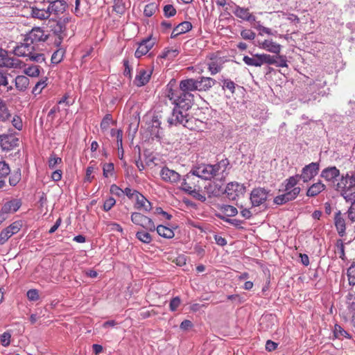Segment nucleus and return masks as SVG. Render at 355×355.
Instances as JSON below:
<instances>
[{
    "label": "nucleus",
    "mask_w": 355,
    "mask_h": 355,
    "mask_svg": "<svg viewBox=\"0 0 355 355\" xmlns=\"http://www.w3.org/2000/svg\"><path fill=\"white\" fill-rule=\"evenodd\" d=\"M160 176L164 181L170 183H176L180 180V175L168 167H163L162 168Z\"/></svg>",
    "instance_id": "15"
},
{
    "label": "nucleus",
    "mask_w": 355,
    "mask_h": 355,
    "mask_svg": "<svg viewBox=\"0 0 355 355\" xmlns=\"http://www.w3.org/2000/svg\"><path fill=\"white\" fill-rule=\"evenodd\" d=\"M13 53L19 57H27V60L31 61L36 62L45 61L44 55L40 52L39 45L28 42L26 37L22 43L15 47Z\"/></svg>",
    "instance_id": "2"
},
{
    "label": "nucleus",
    "mask_w": 355,
    "mask_h": 355,
    "mask_svg": "<svg viewBox=\"0 0 355 355\" xmlns=\"http://www.w3.org/2000/svg\"><path fill=\"white\" fill-rule=\"evenodd\" d=\"M157 8V5L155 3H150L146 5L144 14L146 17H150L156 12Z\"/></svg>",
    "instance_id": "41"
},
{
    "label": "nucleus",
    "mask_w": 355,
    "mask_h": 355,
    "mask_svg": "<svg viewBox=\"0 0 355 355\" xmlns=\"http://www.w3.org/2000/svg\"><path fill=\"white\" fill-rule=\"evenodd\" d=\"M181 187L189 193H195L200 189V179L193 169L185 175Z\"/></svg>",
    "instance_id": "5"
},
{
    "label": "nucleus",
    "mask_w": 355,
    "mask_h": 355,
    "mask_svg": "<svg viewBox=\"0 0 355 355\" xmlns=\"http://www.w3.org/2000/svg\"><path fill=\"white\" fill-rule=\"evenodd\" d=\"M334 336L338 339H341L342 338L350 339L352 338L351 335L338 324L334 326Z\"/></svg>",
    "instance_id": "35"
},
{
    "label": "nucleus",
    "mask_w": 355,
    "mask_h": 355,
    "mask_svg": "<svg viewBox=\"0 0 355 355\" xmlns=\"http://www.w3.org/2000/svg\"><path fill=\"white\" fill-rule=\"evenodd\" d=\"M21 180V171L20 169L12 173L9 178V183L12 186H15Z\"/></svg>",
    "instance_id": "49"
},
{
    "label": "nucleus",
    "mask_w": 355,
    "mask_h": 355,
    "mask_svg": "<svg viewBox=\"0 0 355 355\" xmlns=\"http://www.w3.org/2000/svg\"><path fill=\"white\" fill-rule=\"evenodd\" d=\"M10 117V113L6 103L0 99V121H5Z\"/></svg>",
    "instance_id": "38"
},
{
    "label": "nucleus",
    "mask_w": 355,
    "mask_h": 355,
    "mask_svg": "<svg viewBox=\"0 0 355 355\" xmlns=\"http://www.w3.org/2000/svg\"><path fill=\"white\" fill-rule=\"evenodd\" d=\"M15 83L17 90L24 92L29 85V79L24 75L17 76L15 79Z\"/></svg>",
    "instance_id": "29"
},
{
    "label": "nucleus",
    "mask_w": 355,
    "mask_h": 355,
    "mask_svg": "<svg viewBox=\"0 0 355 355\" xmlns=\"http://www.w3.org/2000/svg\"><path fill=\"white\" fill-rule=\"evenodd\" d=\"M30 14L33 18L45 20L49 19L51 16V11L48 8L45 9L39 8L38 6H33L31 8Z\"/></svg>",
    "instance_id": "20"
},
{
    "label": "nucleus",
    "mask_w": 355,
    "mask_h": 355,
    "mask_svg": "<svg viewBox=\"0 0 355 355\" xmlns=\"http://www.w3.org/2000/svg\"><path fill=\"white\" fill-rule=\"evenodd\" d=\"M298 175L295 176L290 177L285 181V189L284 191L286 192L291 191L295 189H300L299 187H295L298 182Z\"/></svg>",
    "instance_id": "32"
},
{
    "label": "nucleus",
    "mask_w": 355,
    "mask_h": 355,
    "mask_svg": "<svg viewBox=\"0 0 355 355\" xmlns=\"http://www.w3.org/2000/svg\"><path fill=\"white\" fill-rule=\"evenodd\" d=\"M131 220L135 225H139L146 230L150 232L155 230V225L153 220L141 213L133 212L131 214Z\"/></svg>",
    "instance_id": "7"
},
{
    "label": "nucleus",
    "mask_w": 355,
    "mask_h": 355,
    "mask_svg": "<svg viewBox=\"0 0 355 355\" xmlns=\"http://www.w3.org/2000/svg\"><path fill=\"white\" fill-rule=\"evenodd\" d=\"M198 84L197 80L193 78L182 80L180 82L179 90L171 89L168 96L174 101L175 105L189 109L194 101V96L191 92L198 91Z\"/></svg>",
    "instance_id": "1"
},
{
    "label": "nucleus",
    "mask_w": 355,
    "mask_h": 355,
    "mask_svg": "<svg viewBox=\"0 0 355 355\" xmlns=\"http://www.w3.org/2000/svg\"><path fill=\"white\" fill-rule=\"evenodd\" d=\"M319 170V163L311 162L302 168V173L298 175V177L302 179L304 182H308L318 175Z\"/></svg>",
    "instance_id": "8"
},
{
    "label": "nucleus",
    "mask_w": 355,
    "mask_h": 355,
    "mask_svg": "<svg viewBox=\"0 0 355 355\" xmlns=\"http://www.w3.org/2000/svg\"><path fill=\"white\" fill-rule=\"evenodd\" d=\"M113 10L119 15H123L125 12V7L122 0H114Z\"/></svg>",
    "instance_id": "48"
},
{
    "label": "nucleus",
    "mask_w": 355,
    "mask_h": 355,
    "mask_svg": "<svg viewBox=\"0 0 355 355\" xmlns=\"http://www.w3.org/2000/svg\"><path fill=\"white\" fill-rule=\"evenodd\" d=\"M334 221L338 234L340 236H343L346 230L345 220L342 216L340 211L336 213V214L335 215Z\"/></svg>",
    "instance_id": "28"
},
{
    "label": "nucleus",
    "mask_w": 355,
    "mask_h": 355,
    "mask_svg": "<svg viewBox=\"0 0 355 355\" xmlns=\"http://www.w3.org/2000/svg\"><path fill=\"white\" fill-rule=\"evenodd\" d=\"M269 191L264 188L257 187L253 189L250 193V201L254 207L263 204L268 198Z\"/></svg>",
    "instance_id": "9"
},
{
    "label": "nucleus",
    "mask_w": 355,
    "mask_h": 355,
    "mask_svg": "<svg viewBox=\"0 0 355 355\" xmlns=\"http://www.w3.org/2000/svg\"><path fill=\"white\" fill-rule=\"evenodd\" d=\"M47 78H44L38 81L33 89L32 93L34 95L40 94L42 89L47 86Z\"/></svg>",
    "instance_id": "39"
},
{
    "label": "nucleus",
    "mask_w": 355,
    "mask_h": 355,
    "mask_svg": "<svg viewBox=\"0 0 355 355\" xmlns=\"http://www.w3.org/2000/svg\"><path fill=\"white\" fill-rule=\"evenodd\" d=\"M21 205V202L18 199H13L6 202L1 207V214H10L16 212Z\"/></svg>",
    "instance_id": "21"
},
{
    "label": "nucleus",
    "mask_w": 355,
    "mask_h": 355,
    "mask_svg": "<svg viewBox=\"0 0 355 355\" xmlns=\"http://www.w3.org/2000/svg\"><path fill=\"white\" fill-rule=\"evenodd\" d=\"M26 296L30 301H37L39 300V292L37 289H30L27 291Z\"/></svg>",
    "instance_id": "57"
},
{
    "label": "nucleus",
    "mask_w": 355,
    "mask_h": 355,
    "mask_svg": "<svg viewBox=\"0 0 355 355\" xmlns=\"http://www.w3.org/2000/svg\"><path fill=\"white\" fill-rule=\"evenodd\" d=\"M351 206L347 210V217L352 222H355V201H350Z\"/></svg>",
    "instance_id": "62"
},
{
    "label": "nucleus",
    "mask_w": 355,
    "mask_h": 355,
    "mask_svg": "<svg viewBox=\"0 0 355 355\" xmlns=\"http://www.w3.org/2000/svg\"><path fill=\"white\" fill-rule=\"evenodd\" d=\"M242 189H244V187L240 185L238 183L231 182L227 184L225 193H227L229 198L232 200H234L236 196H238L237 191H241Z\"/></svg>",
    "instance_id": "26"
},
{
    "label": "nucleus",
    "mask_w": 355,
    "mask_h": 355,
    "mask_svg": "<svg viewBox=\"0 0 355 355\" xmlns=\"http://www.w3.org/2000/svg\"><path fill=\"white\" fill-rule=\"evenodd\" d=\"M67 7V3L64 0H53L49 3L48 6L51 14L59 15L63 13Z\"/></svg>",
    "instance_id": "19"
},
{
    "label": "nucleus",
    "mask_w": 355,
    "mask_h": 355,
    "mask_svg": "<svg viewBox=\"0 0 355 355\" xmlns=\"http://www.w3.org/2000/svg\"><path fill=\"white\" fill-rule=\"evenodd\" d=\"M225 61L220 57L211 54L210 62L208 63V69L211 75H215L219 73L223 68Z\"/></svg>",
    "instance_id": "12"
},
{
    "label": "nucleus",
    "mask_w": 355,
    "mask_h": 355,
    "mask_svg": "<svg viewBox=\"0 0 355 355\" xmlns=\"http://www.w3.org/2000/svg\"><path fill=\"white\" fill-rule=\"evenodd\" d=\"M181 304V300L179 297H175L171 299L169 308L171 311H175Z\"/></svg>",
    "instance_id": "58"
},
{
    "label": "nucleus",
    "mask_w": 355,
    "mask_h": 355,
    "mask_svg": "<svg viewBox=\"0 0 355 355\" xmlns=\"http://www.w3.org/2000/svg\"><path fill=\"white\" fill-rule=\"evenodd\" d=\"M94 166L89 165L86 169V175L85 178V180L89 182H91L94 179V176L92 175L94 171Z\"/></svg>",
    "instance_id": "63"
},
{
    "label": "nucleus",
    "mask_w": 355,
    "mask_h": 355,
    "mask_svg": "<svg viewBox=\"0 0 355 355\" xmlns=\"http://www.w3.org/2000/svg\"><path fill=\"white\" fill-rule=\"evenodd\" d=\"M340 175V171L336 166L327 167L323 169L320 176L325 180L333 182Z\"/></svg>",
    "instance_id": "23"
},
{
    "label": "nucleus",
    "mask_w": 355,
    "mask_h": 355,
    "mask_svg": "<svg viewBox=\"0 0 355 355\" xmlns=\"http://www.w3.org/2000/svg\"><path fill=\"white\" fill-rule=\"evenodd\" d=\"M220 166L215 165H200L195 168L193 171L199 179L210 180L216 176L219 171Z\"/></svg>",
    "instance_id": "6"
},
{
    "label": "nucleus",
    "mask_w": 355,
    "mask_h": 355,
    "mask_svg": "<svg viewBox=\"0 0 355 355\" xmlns=\"http://www.w3.org/2000/svg\"><path fill=\"white\" fill-rule=\"evenodd\" d=\"M179 53L180 51L178 49H166L161 55V58L172 60L175 58L179 54Z\"/></svg>",
    "instance_id": "44"
},
{
    "label": "nucleus",
    "mask_w": 355,
    "mask_h": 355,
    "mask_svg": "<svg viewBox=\"0 0 355 355\" xmlns=\"http://www.w3.org/2000/svg\"><path fill=\"white\" fill-rule=\"evenodd\" d=\"M11 334L9 332H4L0 335V343L4 347H8L10 343Z\"/></svg>",
    "instance_id": "55"
},
{
    "label": "nucleus",
    "mask_w": 355,
    "mask_h": 355,
    "mask_svg": "<svg viewBox=\"0 0 355 355\" xmlns=\"http://www.w3.org/2000/svg\"><path fill=\"white\" fill-rule=\"evenodd\" d=\"M300 189H295L291 191L279 195L274 198V203L278 205H284L289 201L295 200L300 192Z\"/></svg>",
    "instance_id": "13"
},
{
    "label": "nucleus",
    "mask_w": 355,
    "mask_h": 355,
    "mask_svg": "<svg viewBox=\"0 0 355 355\" xmlns=\"http://www.w3.org/2000/svg\"><path fill=\"white\" fill-rule=\"evenodd\" d=\"M261 49L272 53L279 54L281 51V45L272 40H265L260 44Z\"/></svg>",
    "instance_id": "25"
},
{
    "label": "nucleus",
    "mask_w": 355,
    "mask_h": 355,
    "mask_svg": "<svg viewBox=\"0 0 355 355\" xmlns=\"http://www.w3.org/2000/svg\"><path fill=\"white\" fill-rule=\"evenodd\" d=\"M347 304L348 309L355 311V295L349 293L347 295Z\"/></svg>",
    "instance_id": "61"
},
{
    "label": "nucleus",
    "mask_w": 355,
    "mask_h": 355,
    "mask_svg": "<svg viewBox=\"0 0 355 355\" xmlns=\"http://www.w3.org/2000/svg\"><path fill=\"white\" fill-rule=\"evenodd\" d=\"M241 36L243 40H253L256 37V34L250 29H244L241 31Z\"/></svg>",
    "instance_id": "51"
},
{
    "label": "nucleus",
    "mask_w": 355,
    "mask_h": 355,
    "mask_svg": "<svg viewBox=\"0 0 355 355\" xmlns=\"http://www.w3.org/2000/svg\"><path fill=\"white\" fill-rule=\"evenodd\" d=\"M136 202L135 207L144 211H150L152 209L151 203L139 192L135 197Z\"/></svg>",
    "instance_id": "17"
},
{
    "label": "nucleus",
    "mask_w": 355,
    "mask_h": 355,
    "mask_svg": "<svg viewBox=\"0 0 355 355\" xmlns=\"http://www.w3.org/2000/svg\"><path fill=\"white\" fill-rule=\"evenodd\" d=\"M10 232H11V234L14 235L17 234L21 227V224L19 221H15L10 224L8 227H7Z\"/></svg>",
    "instance_id": "60"
},
{
    "label": "nucleus",
    "mask_w": 355,
    "mask_h": 355,
    "mask_svg": "<svg viewBox=\"0 0 355 355\" xmlns=\"http://www.w3.org/2000/svg\"><path fill=\"white\" fill-rule=\"evenodd\" d=\"M234 14L237 17H239L245 21H250L252 17V14L249 12L248 9L241 7H237L234 11Z\"/></svg>",
    "instance_id": "33"
},
{
    "label": "nucleus",
    "mask_w": 355,
    "mask_h": 355,
    "mask_svg": "<svg viewBox=\"0 0 355 355\" xmlns=\"http://www.w3.org/2000/svg\"><path fill=\"white\" fill-rule=\"evenodd\" d=\"M12 125L17 130H21L23 127L22 121L19 116H15L12 120Z\"/></svg>",
    "instance_id": "64"
},
{
    "label": "nucleus",
    "mask_w": 355,
    "mask_h": 355,
    "mask_svg": "<svg viewBox=\"0 0 355 355\" xmlns=\"http://www.w3.org/2000/svg\"><path fill=\"white\" fill-rule=\"evenodd\" d=\"M115 204L116 200L112 197H110L104 202L103 209L105 211H108L114 206Z\"/></svg>",
    "instance_id": "56"
},
{
    "label": "nucleus",
    "mask_w": 355,
    "mask_h": 355,
    "mask_svg": "<svg viewBox=\"0 0 355 355\" xmlns=\"http://www.w3.org/2000/svg\"><path fill=\"white\" fill-rule=\"evenodd\" d=\"M136 238L144 243H150L152 241V237L148 232L139 231L136 234Z\"/></svg>",
    "instance_id": "43"
},
{
    "label": "nucleus",
    "mask_w": 355,
    "mask_h": 355,
    "mask_svg": "<svg viewBox=\"0 0 355 355\" xmlns=\"http://www.w3.org/2000/svg\"><path fill=\"white\" fill-rule=\"evenodd\" d=\"M116 121L112 119V115L110 114H107L101 122V130L103 132H105L110 128L111 125H114Z\"/></svg>",
    "instance_id": "34"
},
{
    "label": "nucleus",
    "mask_w": 355,
    "mask_h": 355,
    "mask_svg": "<svg viewBox=\"0 0 355 355\" xmlns=\"http://www.w3.org/2000/svg\"><path fill=\"white\" fill-rule=\"evenodd\" d=\"M155 230H157V234L166 239H171L174 236L173 231L166 226L164 225H158L155 227Z\"/></svg>",
    "instance_id": "31"
},
{
    "label": "nucleus",
    "mask_w": 355,
    "mask_h": 355,
    "mask_svg": "<svg viewBox=\"0 0 355 355\" xmlns=\"http://www.w3.org/2000/svg\"><path fill=\"white\" fill-rule=\"evenodd\" d=\"M220 211L227 217L234 216L238 214L237 209L235 207L229 205L222 206Z\"/></svg>",
    "instance_id": "37"
},
{
    "label": "nucleus",
    "mask_w": 355,
    "mask_h": 355,
    "mask_svg": "<svg viewBox=\"0 0 355 355\" xmlns=\"http://www.w3.org/2000/svg\"><path fill=\"white\" fill-rule=\"evenodd\" d=\"M24 73L25 75L30 77H38L40 73V67L38 65H31L24 69Z\"/></svg>",
    "instance_id": "36"
},
{
    "label": "nucleus",
    "mask_w": 355,
    "mask_h": 355,
    "mask_svg": "<svg viewBox=\"0 0 355 355\" xmlns=\"http://www.w3.org/2000/svg\"><path fill=\"white\" fill-rule=\"evenodd\" d=\"M244 63L248 66L261 67V54L257 53L253 55L252 57L245 55L243 58Z\"/></svg>",
    "instance_id": "30"
},
{
    "label": "nucleus",
    "mask_w": 355,
    "mask_h": 355,
    "mask_svg": "<svg viewBox=\"0 0 355 355\" xmlns=\"http://www.w3.org/2000/svg\"><path fill=\"white\" fill-rule=\"evenodd\" d=\"M222 87L224 90L227 89L232 94L235 92L236 84L230 79L225 78L222 80Z\"/></svg>",
    "instance_id": "46"
},
{
    "label": "nucleus",
    "mask_w": 355,
    "mask_h": 355,
    "mask_svg": "<svg viewBox=\"0 0 355 355\" xmlns=\"http://www.w3.org/2000/svg\"><path fill=\"white\" fill-rule=\"evenodd\" d=\"M18 64V60L8 57L7 51L0 49V67L14 68Z\"/></svg>",
    "instance_id": "16"
},
{
    "label": "nucleus",
    "mask_w": 355,
    "mask_h": 355,
    "mask_svg": "<svg viewBox=\"0 0 355 355\" xmlns=\"http://www.w3.org/2000/svg\"><path fill=\"white\" fill-rule=\"evenodd\" d=\"M164 14L166 17H173L177 11L176 9L173 7V5L167 4L164 6L163 8Z\"/></svg>",
    "instance_id": "50"
},
{
    "label": "nucleus",
    "mask_w": 355,
    "mask_h": 355,
    "mask_svg": "<svg viewBox=\"0 0 355 355\" xmlns=\"http://www.w3.org/2000/svg\"><path fill=\"white\" fill-rule=\"evenodd\" d=\"M261 66L264 64H275L277 63V57L269 54H261Z\"/></svg>",
    "instance_id": "40"
},
{
    "label": "nucleus",
    "mask_w": 355,
    "mask_h": 355,
    "mask_svg": "<svg viewBox=\"0 0 355 355\" xmlns=\"http://www.w3.org/2000/svg\"><path fill=\"white\" fill-rule=\"evenodd\" d=\"M64 50L63 49H58L56 50L51 56V62L53 64L60 63L64 57Z\"/></svg>",
    "instance_id": "42"
},
{
    "label": "nucleus",
    "mask_w": 355,
    "mask_h": 355,
    "mask_svg": "<svg viewBox=\"0 0 355 355\" xmlns=\"http://www.w3.org/2000/svg\"><path fill=\"white\" fill-rule=\"evenodd\" d=\"M62 158L57 157L55 154H52L49 157L48 165L51 169H54L57 165L62 164Z\"/></svg>",
    "instance_id": "47"
},
{
    "label": "nucleus",
    "mask_w": 355,
    "mask_h": 355,
    "mask_svg": "<svg viewBox=\"0 0 355 355\" xmlns=\"http://www.w3.org/2000/svg\"><path fill=\"white\" fill-rule=\"evenodd\" d=\"M326 189V186L321 182L318 181L313 184L307 190L306 196L309 197H314L318 196Z\"/></svg>",
    "instance_id": "27"
},
{
    "label": "nucleus",
    "mask_w": 355,
    "mask_h": 355,
    "mask_svg": "<svg viewBox=\"0 0 355 355\" xmlns=\"http://www.w3.org/2000/svg\"><path fill=\"white\" fill-rule=\"evenodd\" d=\"M114 166L113 163H105L103 166V174L105 178L112 177L114 175Z\"/></svg>",
    "instance_id": "45"
},
{
    "label": "nucleus",
    "mask_w": 355,
    "mask_h": 355,
    "mask_svg": "<svg viewBox=\"0 0 355 355\" xmlns=\"http://www.w3.org/2000/svg\"><path fill=\"white\" fill-rule=\"evenodd\" d=\"M10 172V167L4 161H0V178L6 177Z\"/></svg>",
    "instance_id": "54"
},
{
    "label": "nucleus",
    "mask_w": 355,
    "mask_h": 355,
    "mask_svg": "<svg viewBox=\"0 0 355 355\" xmlns=\"http://www.w3.org/2000/svg\"><path fill=\"white\" fill-rule=\"evenodd\" d=\"M12 236L8 227L3 229L0 233V244L3 245Z\"/></svg>",
    "instance_id": "52"
},
{
    "label": "nucleus",
    "mask_w": 355,
    "mask_h": 355,
    "mask_svg": "<svg viewBox=\"0 0 355 355\" xmlns=\"http://www.w3.org/2000/svg\"><path fill=\"white\" fill-rule=\"evenodd\" d=\"M25 37L27 38L28 42L39 45V42H45L49 36L40 27H35L25 35Z\"/></svg>",
    "instance_id": "10"
},
{
    "label": "nucleus",
    "mask_w": 355,
    "mask_h": 355,
    "mask_svg": "<svg viewBox=\"0 0 355 355\" xmlns=\"http://www.w3.org/2000/svg\"><path fill=\"white\" fill-rule=\"evenodd\" d=\"M347 277L350 285L355 284V264H352L347 269Z\"/></svg>",
    "instance_id": "53"
},
{
    "label": "nucleus",
    "mask_w": 355,
    "mask_h": 355,
    "mask_svg": "<svg viewBox=\"0 0 355 355\" xmlns=\"http://www.w3.org/2000/svg\"><path fill=\"white\" fill-rule=\"evenodd\" d=\"M123 64L124 66L123 75L130 79L132 78V68L129 64V60L128 59H124Z\"/></svg>",
    "instance_id": "59"
},
{
    "label": "nucleus",
    "mask_w": 355,
    "mask_h": 355,
    "mask_svg": "<svg viewBox=\"0 0 355 355\" xmlns=\"http://www.w3.org/2000/svg\"><path fill=\"white\" fill-rule=\"evenodd\" d=\"M154 45V42L150 39L144 40L137 49L135 55L136 58H139L141 56L148 53Z\"/></svg>",
    "instance_id": "18"
},
{
    "label": "nucleus",
    "mask_w": 355,
    "mask_h": 355,
    "mask_svg": "<svg viewBox=\"0 0 355 355\" xmlns=\"http://www.w3.org/2000/svg\"><path fill=\"white\" fill-rule=\"evenodd\" d=\"M187 110L181 106L176 105L173 109L172 116L168 119L170 125L182 124L184 127L191 129L192 128L190 127V119L186 113Z\"/></svg>",
    "instance_id": "4"
},
{
    "label": "nucleus",
    "mask_w": 355,
    "mask_h": 355,
    "mask_svg": "<svg viewBox=\"0 0 355 355\" xmlns=\"http://www.w3.org/2000/svg\"><path fill=\"white\" fill-rule=\"evenodd\" d=\"M152 70L150 69H141L137 71L135 76L134 83L137 87H141L146 85L151 77Z\"/></svg>",
    "instance_id": "14"
},
{
    "label": "nucleus",
    "mask_w": 355,
    "mask_h": 355,
    "mask_svg": "<svg viewBox=\"0 0 355 355\" xmlns=\"http://www.w3.org/2000/svg\"><path fill=\"white\" fill-rule=\"evenodd\" d=\"M192 28L190 21H184L175 27L171 33V37L175 38L179 35L189 32Z\"/></svg>",
    "instance_id": "24"
},
{
    "label": "nucleus",
    "mask_w": 355,
    "mask_h": 355,
    "mask_svg": "<svg viewBox=\"0 0 355 355\" xmlns=\"http://www.w3.org/2000/svg\"><path fill=\"white\" fill-rule=\"evenodd\" d=\"M198 87L199 92H207L215 84L216 80L210 77L202 76L197 79Z\"/></svg>",
    "instance_id": "22"
},
{
    "label": "nucleus",
    "mask_w": 355,
    "mask_h": 355,
    "mask_svg": "<svg viewBox=\"0 0 355 355\" xmlns=\"http://www.w3.org/2000/svg\"><path fill=\"white\" fill-rule=\"evenodd\" d=\"M336 188L340 191L346 201H355V173L343 175L336 184Z\"/></svg>",
    "instance_id": "3"
},
{
    "label": "nucleus",
    "mask_w": 355,
    "mask_h": 355,
    "mask_svg": "<svg viewBox=\"0 0 355 355\" xmlns=\"http://www.w3.org/2000/svg\"><path fill=\"white\" fill-rule=\"evenodd\" d=\"M19 139L12 135H0V146L3 150H10L18 146Z\"/></svg>",
    "instance_id": "11"
}]
</instances>
